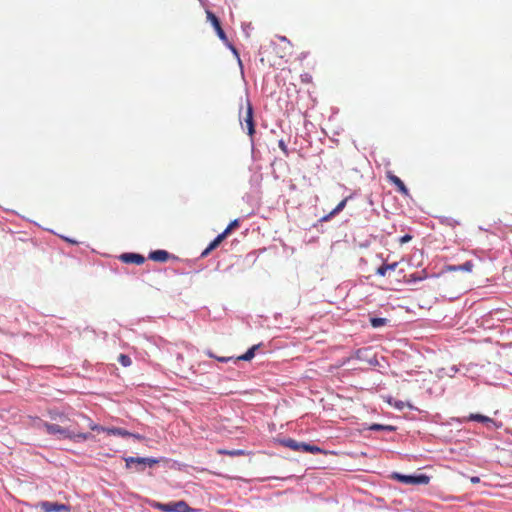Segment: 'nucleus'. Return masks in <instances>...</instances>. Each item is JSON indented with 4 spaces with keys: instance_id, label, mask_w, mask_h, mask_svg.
Returning <instances> with one entry per match:
<instances>
[{
    "instance_id": "1",
    "label": "nucleus",
    "mask_w": 512,
    "mask_h": 512,
    "mask_svg": "<svg viewBox=\"0 0 512 512\" xmlns=\"http://www.w3.org/2000/svg\"><path fill=\"white\" fill-rule=\"evenodd\" d=\"M44 427L48 434H60L62 438H68L78 442V440H87L92 438V435L89 433H75L73 430L65 429L60 425H55V423H44Z\"/></svg>"
},
{
    "instance_id": "2",
    "label": "nucleus",
    "mask_w": 512,
    "mask_h": 512,
    "mask_svg": "<svg viewBox=\"0 0 512 512\" xmlns=\"http://www.w3.org/2000/svg\"><path fill=\"white\" fill-rule=\"evenodd\" d=\"M277 42H273V52L285 62L293 55V43L286 36H277Z\"/></svg>"
},
{
    "instance_id": "3",
    "label": "nucleus",
    "mask_w": 512,
    "mask_h": 512,
    "mask_svg": "<svg viewBox=\"0 0 512 512\" xmlns=\"http://www.w3.org/2000/svg\"><path fill=\"white\" fill-rule=\"evenodd\" d=\"M207 20L212 24L217 36L219 39H221L225 44L229 45L234 55H236L237 58H239L238 50L234 46H232L231 43H229V40L227 38V35L220 23V19L214 14V12L206 11Z\"/></svg>"
},
{
    "instance_id": "4",
    "label": "nucleus",
    "mask_w": 512,
    "mask_h": 512,
    "mask_svg": "<svg viewBox=\"0 0 512 512\" xmlns=\"http://www.w3.org/2000/svg\"><path fill=\"white\" fill-rule=\"evenodd\" d=\"M83 418H85L87 420L88 427L91 430H93V431H104V432H106L109 435L133 436L136 439H141L142 438L141 435L130 433V431L125 430V429H121V427H103V426H100V425H96V423H94L92 421V419H90L88 417H85V415H83Z\"/></svg>"
},
{
    "instance_id": "5",
    "label": "nucleus",
    "mask_w": 512,
    "mask_h": 512,
    "mask_svg": "<svg viewBox=\"0 0 512 512\" xmlns=\"http://www.w3.org/2000/svg\"><path fill=\"white\" fill-rule=\"evenodd\" d=\"M127 469H131L134 466L136 471H144L146 466H154L159 463L157 458L151 457H126L124 458Z\"/></svg>"
},
{
    "instance_id": "6",
    "label": "nucleus",
    "mask_w": 512,
    "mask_h": 512,
    "mask_svg": "<svg viewBox=\"0 0 512 512\" xmlns=\"http://www.w3.org/2000/svg\"><path fill=\"white\" fill-rule=\"evenodd\" d=\"M281 443L283 446L289 447V449L295 451H304L305 453L312 454L322 453V449H320L319 446L309 445V443L305 442H297L293 438L283 439Z\"/></svg>"
},
{
    "instance_id": "7",
    "label": "nucleus",
    "mask_w": 512,
    "mask_h": 512,
    "mask_svg": "<svg viewBox=\"0 0 512 512\" xmlns=\"http://www.w3.org/2000/svg\"><path fill=\"white\" fill-rule=\"evenodd\" d=\"M240 123L242 126H246L247 128V134L250 137H253L255 133V121H254V112L252 108V104L249 100V98H246V111L244 114L240 113Z\"/></svg>"
},
{
    "instance_id": "8",
    "label": "nucleus",
    "mask_w": 512,
    "mask_h": 512,
    "mask_svg": "<svg viewBox=\"0 0 512 512\" xmlns=\"http://www.w3.org/2000/svg\"><path fill=\"white\" fill-rule=\"evenodd\" d=\"M393 478H396L406 485H427L430 482L427 474H416L415 476H407V474L394 473Z\"/></svg>"
},
{
    "instance_id": "9",
    "label": "nucleus",
    "mask_w": 512,
    "mask_h": 512,
    "mask_svg": "<svg viewBox=\"0 0 512 512\" xmlns=\"http://www.w3.org/2000/svg\"><path fill=\"white\" fill-rule=\"evenodd\" d=\"M156 507L164 512H195V509L189 507L187 502L184 500L167 502L166 504H161V502H159Z\"/></svg>"
},
{
    "instance_id": "10",
    "label": "nucleus",
    "mask_w": 512,
    "mask_h": 512,
    "mask_svg": "<svg viewBox=\"0 0 512 512\" xmlns=\"http://www.w3.org/2000/svg\"><path fill=\"white\" fill-rule=\"evenodd\" d=\"M387 179L395 185L398 192H400L403 196H409V190L407 186H405L403 180L398 178V176L392 174V172H387Z\"/></svg>"
},
{
    "instance_id": "11",
    "label": "nucleus",
    "mask_w": 512,
    "mask_h": 512,
    "mask_svg": "<svg viewBox=\"0 0 512 512\" xmlns=\"http://www.w3.org/2000/svg\"><path fill=\"white\" fill-rule=\"evenodd\" d=\"M119 259L124 263H134L135 265H142L145 262L144 255L137 253H123Z\"/></svg>"
},
{
    "instance_id": "12",
    "label": "nucleus",
    "mask_w": 512,
    "mask_h": 512,
    "mask_svg": "<svg viewBox=\"0 0 512 512\" xmlns=\"http://www.w3.org/2000/svg\"><path fill=\"white\" fill-rule=\"evenodd\" d=\"M170 256L167 250H154L149 253V259L155 260V262H166Z\"/></svg>"
},
{
    "instance_id": "13",
    "label": "nucleus",
    "mask_w": 512,
    "mask_h": 512,
    "mask_svg": "<svg viewBox=\"0 0 512 512\" xmlns=\"http://www.w3.org/2000/svg\"><path fill=\"white\" fill-rule=\"evenodd\" d=\"M226 239L225 238V235L223 234V231L221 234L217 235L215 239H213L212 242H210V244L205 248L204 251H202V256H207L210 254V252L212 250H214V248H217L218 246H220V244L222 243V241Z\"/></svg>"
},
{
    "instance_id": "14",
    "label": "nucleus",
    "mask_w": 512,
    "mask_h": 512,
    "mask_svg": "<svg viewBox=\"0 0 512 512\" xmlns=\"http://www.w3.org/2000/svg\"><path fill=\"white\" fill-rule=\"evenodd\" d=\"M349 198H344L343 200H341L337 206L335 208H333L332 211H330V213L326 216H324L322 218V220H329L331 219L332 216L334 215H337V213L343 211V209L345 208L346 204H347V201H348Z\"/></svg>"
},
{
    "instance_id": "15",
    "label": "nucleus",
    "mask_w": 512,
    "mask_h": 512,
    "mask_svg": "<svg viewBox=\"0 0 512 512\" xmlns=\"http://www.w3.org/2000/svg\"><path fill=\"white\" fill-rule=\"evenodd\" d=\"M448 269L451 271H467V273H470V271L473 270V262L467 261L462 265H452L449 266Z\"/></svg>"
},
{
    "instance_id": "16",
    "label": "nucleus",
    "mask_w": 512,
    "mask_h": 512,
    "mask_svg": "<svg viewBox=\"0 0 512 512\" xmlns=\"http://www.w3.org/2000/svg\"><path fill=\"white\" fill-rule=\"evenodd\" d=\"M259 346H260V344L252 345L251 348H249L245 354L238 356L237 360H244V361L252 360L255 355V352L259 348Z\"/></svg>"
},
{
    "instance_id": "17",
    "label": "nucleus",
    "mask_w": 512,
    "mask_h": 512,
    "mask_svg": "<svg viewBox=\"0 0 512 512\" xmlns=\"http://www.w3.org/2000/svg\"><path fill=\"white\" fill-rule=\"evenodd\" d=\"M398 265V262H393L392 264H383L378 269H376V274L381 277H385L387 271L395 270Z\"/></svg>"
},
{
    "instance_id": "18",
    "label": "nucleus",
    "mask_w": 512,
    "mask_h": 512,
    "mask_svg": "<svg viewBox=\"0 0 512 512\" xmlns=\"http://www.w3.org/2000/svg\"><path fill=\"white\" fill-rule=\"evenodd\" d=\"M467 420H475L476 422L482 423H495L494 419L486 417V415L483 414H470Z\"/></svg>"
},
{
    "instance_id": "19",
    "label": "nucleus",
    "mask_w": 512,
    "mask_h": 512,
    "mask_svg": "<svg viewBox=\"0 0 512 512\" xmlns=\"http://www.w3.org/2000/svg\"><path fill=\"white\" fill-rule=\"evenodd\" d=\"M388 318L383 317H370V325L373 328H381V326H384L388 322Z\"/></svg>"
},
{
    "instance_id": "20",
    "label": "nucleus",
    "mask_w": 512,
    "mask_h": 512,
    "mask_svg": "<svg viewBox=\"0 0 512 512\" xmlns=\"http://www.w3.org/2000/svg\"><path fill=\"white\" fill-rule=\"evenodd\" d=\"M239 225H240V220L239 219L232 220L229 223V225L226 227V229L223 231V234L225 235V238H227V236H229V234H231L233 229L239 227Z\"/></svg>"
},
{
    "instance_id": "21",
    "label": "nucleus",
    "mask_w": 512,
    "mask_h": 512,
    "mask_svg": "<svg viewBox=\"0 0 512 512\" xmlns=\"http://www.w3.org/2000/svg\"><path fill=\"white\" fill-rule=\"evenodd\" d=\"M218 454L222 455H230L231 457H237V455H244V450H226V449H219L217 450Z\"/></svg>"
},
{
    "instance_id": "22",
    "label": "nucleus",
    "mask_w": 512,
    "mask_h": 512,
    "mask_svg": "<svg viewBox=\"0 0 512 512\" xmlns=\"http://www.w3.org/2000/svg\"><path fill=\"white\" fill-rule=\"evenodd\" d=\"M44 508L47 510V512H51V510H54L55 512H59L61 509H67L65 505H58V504H52V502H46L44 504Z\"/></svg>"
},
{
    "instance_id": "23",
    "label": "nucleus",
    "mask_w": 512,
    "mask_h": 512,
    "mask_svg": "<svg viewBox=\"0 0 512 512\" xmlns=\"http://www.w3.org/2000/svg\"><path fill=\"white\" fill-rule=\"evenodd\" d=\"M370 430H385V431H394L395 427L391 425H379V423H374L369 427Z\"/></svg>"
},
{
    "instance_id": "24",
    "label": "nucleus",
    "mask_w": 512,
    "mask_h": 512,
    "mask_svg": "<svg viewBox=\"0 0 512 512\" xmlns=\"http://www.w3.org/2000/svg\"><path fill=\"white\" fill-rule=\"evenodd\" d=\"M118 361L123 367H130V365L132 364L130 356L124 354H120L118 356Z\"/></svg>"
},
{
    "instance_id": "25",
    "label": "nucleus",
    "mask_w": 512,
    "mask_h": 512,
    "mask_svg": "<svg viewBox=\"0 0 512 512\" xmlns=\"http://www.w3.org/2000/svg\"><path fill=\"white\" fill-rule=\"evenodd\" d=\"M412 238H413V237H412V235H409V234L403 235V236L399 239V243H400V244L407 243V242H409V240H411Z\"/></svg>"
},
{
    "instance_id": "26",
    "label": "nucleus",
    "mask_w": 512,
    "mask_h": 512,
    "mask_svg": "<svg viewBox=\"0 0 512 512\" xmlns=\"http://www.w3.org/2000/svg\"><path fill=\"white\" fill-rule=\"evenodd\" d=\"M410 277H411L412 281H421V279L424 278L421 276H416V274H411Z\"/></svg>"
},
{
    "instance_id": "27",
    "label": "nucleus",
    "mask_w": 512,
    "mask_h": 512,
    "mask_svg": "<svg viewBox=\"0 0 512 512\" xmlns=\"http://www.w3.org/2000/svg\"><path fill=\"white\" fill-rule=\"evenodd\" d=\"M470 481L472 483H479L480 482V478L477 477V476H473V477L470 478Z\"/></svg>"
},
{
    "instance_id": "28",
    "label": "nucleus",
    "mask_w": 512,
    "mask_h": 512,
    "mask_svg": "<svg viewBox=\"0 0 512 512\" xmlns=\"http://www.w3.org/2000/svg\"><path fill=\"white\" fill-rule=\"evenodd\" d=\"M279 146H280V148H281V149H283V151H284V152H286L287 147H286V145H285L284 141H280V142H279Z\"/></svg>"
},
{
    "instance_id": "29",
    "label": "nucleus",
    "mask_w": 512,
    "mask_h": 512,
    "mask_svg": "<svg viewBox=\"0 0 512 512\" xmlns=\"http://www.w3.org/2000/svg\"><path fill=\"white\" fill-rule=\"evenodd\" d=\"M217 360L219 361H222L223 363H225V361H229L230 358H216Z\"/></svg>"
},
{
    "instance_id": "30",
    "label": "nucleus",
    "mask_w": 512,
    "mask_h": 512,
    "mask_svg": "<svg viewBox=\"0 0 512 512\" xmlns=\"http://www.w3.org/2000/svg\"><path fill=\"white\" fill-rule=\"evenodd\" d=\"M208 356L214 357L213 354H211V352H208Z\"/></svg>"
}]
</instances>
